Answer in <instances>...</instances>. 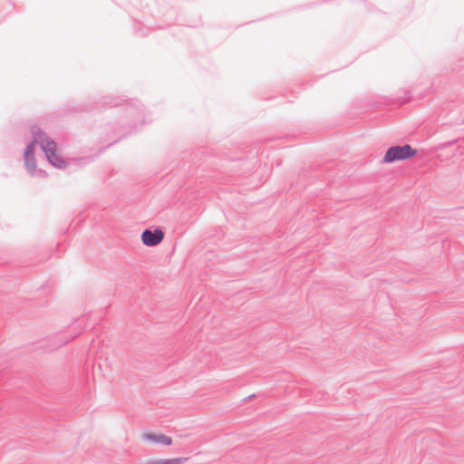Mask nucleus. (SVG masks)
Wrapping results in <instances>:
<instances>
[{"instance_id": "1", "label": "nucleus", "mask_w": 464, "mask_h": 464, "mask_svg": "<svg viewBox=\"0 0 464 464\" xmlns=\"http://www.w3.org/2000/svg\"><path fill=\"white\" fill-rule=\"evenodd\" d=\"M31 134L33 140L26 146L24 157L34 156L35 145L39 144L42 150L45 154L48 161L58 169L66 166L65 160L57 154L56 142L51 139L40 127L34 125L31 127Z\"/></svg>"}, {"instance_id": "2", "label": "nucleus", "mask_w": 464, "mask_h": 464, "mask_svg": "<svg viewBox=\"0 0 464 464\" xmlns=\"http://www.w3.org/2000/svg\"><path fill=\"white\" fill-rule=\"evenodd\" d=\"M417 150L411 145L392 146L389 148L383 157V162L392 163L397 160H404L416 155Z\"/></svg>"}, {"instance_id": "3", "label": "nucleus", "mask_w": 464, "mask_h": 464, "mask_svg": "<svg viewBox=\"0 0 464 464\" xmlns=\"http://www.w3.org/2000/svg\"><path fill=\"white\" fill-rule=\"evenodd\" d=\"M164 237V233L160 229H145L141 234V241L147 246H154L160 244Z\"/></svg>"}, {"instance_id": "4", "label": "nucleus", "mask_w": 464, "mask_h": 464, "mask_svg": "<svg viewBox=\"0 0 464 464\" xmlns=\"http://www.w3.org/2000/svg\"><path fill=\"white\" fill-rule=\"evenodd\" d=\"M24 166L31 176L45 177V172L36 169V160L34 156L24 157Z\"/></svg>"}, {"instance_id": "5", "label": "nucleus", "mask_w": 464, "mask_h": 464, "mask_svg": "<svg viewBox=\"0 0 464 464\" xmlns=\"http://www.w3.org/2000/svg\"><path fill=\"white\" fill-rule=\"evenodd\" d=\"M142 438L143 440H150L155 444L170 445L172 442L170 437L163 434L144 433Z\"/></svg>"}, {"instance_id": "6", "label": "nucleus", "mask_w": 464, "mask_h": 464, "mask_svg": "<svg viewBox=\"0 0 464 464\" xmlns=\"http://www.w3.org/2000/svg\"><path fill=\"white\" fill-rule=\"evenodd\" d=\"M167 464H181L183 462V459L176 458V459H166Z\"/></svg>"}, {"instance_id": "7", "label": "nucleus", "mask_w": 464, "mask_h": 464, "mask_svg": "<svg viewBox=\"0 0 464 464\" xmlns=\"http://www.w3.org/2000/svg\"><path fill=\"white\" fill-rule=\"evenodd\" d=\"M150 464H167L166 459H158L154 460L152 462H150Z\"/></svg>"}, {"instance_id": "8", "label": "nucleus", "mask_w": 464, "mask_h": 464, "mask_svg": "<svg viewBox=\"0 0 464 464\" xmlns=\"http://www.w3.org/2000/svg\"><path fill=\"white\" fill-rule=\"evenodd\" d=\"M68 342H69V339H66V340H65V341H63L60 345H63V344H65V343H68Z\"/></svg>"}]
</instances>
